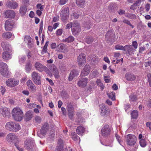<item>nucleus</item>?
Returning a JSON list of instances; mask_svg holds the SVG:
<instances>
[{"mask_svg": "<svg viewBox=\"0 0 151 151\" xmlns=\"http://www.w3.org/2000/svg\"><path fill=\"white\" fill-rule=\"evenodd\" d=\"M35 67L36 69L40 72L43 71L47 74L50 76H52L53 74L55 78H58L59 76V73L56 67Z\"/></svg>", "mask_w": 151, "mask_h": 151, "instance_id": "nucleus-1", "label": "nucleus"}, {"mask_svg": "<svg viewBox=\"0 0 151 151\" xmlns=\"http://www.w3.org/2000/svg\"><path fill=\"white\" fill-rule=\"evenodd\" d=\"M12 114L14 120L17 121H21L23 116V111L19 107L14 108L12 110Z\"/></svg>", "mask_w": 151, "mask_h": 151, "instance_id": "nucleus-2", "label": "nucleus"}, {"mask_svg": "<svg viewBox=\"0 0 151 151\" xmlns=\"http://www.w3.org/2000/svg\"><path fill=\"white\" fill-rule=\"evenodd\" d=\"M5 127L7 130L12 132H17L19 131L21 129L20 125L18 123L13 122H7Z\"/></svg>", "mask_w": 151, "mask_h": 151, "instance_id": "nucleus-3", "label": "nucleus"}, {"mask_svg": "<svg viewBox=\"0 0 151 151\" xmlns=\"http://www.w3.org/2000/svg\"><path fill=\"white\" fill-rule=\"evenodd\" d=\"M6 140L9 143H14L15 145L19 144V140L18 137L14 133H9L8 134L6 137Z\"/></svg>", "mask_w": 151, "mask_h": 151, "instance_id": "nucleus-4", "label": "nucleus"}, {"mask_svg": "<svg viewBox=\"0 0 151 151\" xmlns=\"http://www.w3.org/2000/svg\"><path fill=\"white\" fill-rule=\"evenodd\" d=\"M69 15V8L65 7L62 9L60 13V17L63 22H65L68 18Z\"/></svg>", "mask_w": 151, "mask_h": 151, "instance_id": "nucleus-5", "label": "nucleus"}, {"mask_svg": "<svg viewBox=\"0 0 151 151\" xmlns=\"http://www.w3.org/2000/svg\"><path fill=\"white\" fill-rule=\"evenodd\" d=\"M72 34L75 36L77 35L81 31L80 24L77 21L73 22L72 28L71 29Z\"/></svg>", "mask_w": 151, "mask_h": 151, "instance_id": "nucleus-6", "label": "nucleus"}, {"mask_svg": "<svg viewBox=\"0 0 151 151\" xmlns=\"http://www.w3.org/2000/svg\"><path fill=\"white\" fill-rule=\"evenodd\" d=\"M100 114L101 115L105 117L108 116L110 111L108 107L104 104H101L99 105Z\"/></svg>", "mask_w": 151, "mask_h": 151, "instance_id": "nucleus-7", "label": "nucleus"}, {"mask_svg": "<svg viewBox=\"0 0 151 151\" xmlns=\"http://www.w3.org/2000/svg\"><path fill=\"white\" fill-rule=\"evenodd\" d=\"M126 141L127 144L129 146L134 145L137 142L136 136L132 134H128L126 137Z\"/></svg>", "mask_w": 151, "mask_h": 151, "instance_id": "nucleus-8", "label": "nucleus"}, {"mask_svg": "<svg viewBox=\"0 0 151 151\" xmlns=\"http://www.w3.org/2000/svg\"><path fill=\"white\" fill-rule=\"evenodd\" d=\"M34 145V140L32 138L27 139L24 142V147L29 150H33Z\"/></svg>", "mask_w": 151, "mask_h": 151, "instance_id": "nucleus-9", "label": "nucleus"}, {"mask_svg": "<svg viewBox=\"0 0 151 151\" xmlns=\"http://www.w3.org/2000/svg\"><path fill=\"white\" fill-rule=\"evenodd\" d=\"M32 78L35 84L39 85L41 84L42 79L40 74L34 72L32 74Z\"/></svg>", "mask_w": 151, "mask_h": 151, "instance_id": "nucleus-10", "label": "nucleus"}, {"mask_svg": "<svg viewBox=\"0 0 151 151\" xmlns=\"http://www.w3.org/2000/svg\"><path fill=\"white\" fill-rule=\"evenodd\" d=\"M111 132V128L109 126L105 125L102 127L101 134L104 137H108L110 135Z\"/></svg>", "mask_w": 151, "mask_h": 151, "instance_id": "nucleus-11", "label": "nucleus"}, {"mask_svg": "<svg viewBox=\"0 0 151 151\" xmlns=\"http://www.w3.org/2000/svg\"><path fill=\"white\" fill-rule=\"evenodd\" d=\"M19 83V81L14 78H10L7 79L6 82V86L10 88L14 87L18 85Z\"/></svg>", "mask_w": 151, "mask_h": 151, "instance_id": "nucleus-12", "label": "nucleus"}, {"mask_svg": "<svg viewBox=\"0 0 151 151\" xmlns=\"http://www.w3.org/2000/svg\"><path fill=\"white\" fill-rule=\"evenodd\" d=\"M106 39L107 42L111 43L114 41V34L112 33V30H109L106 35Z\"/></svg>", "mask_w": 151, "mask_h": 151, "instance_id": "nucleus-13", "label": "nucleus"}, {"mask_svg": "<svg viewBox=\"0 0 151 151\" xmlns=\"http://www.w3.org/2000/svg\"><path fill=\"white\" fill-rule=\"evenodd\" d=\"M106 39L107 42L111 43L114 41V34L112 33V30H109L106 35Z\"/></svg>", "mask_w": 151, "mask_h": 151, "instance_id": "nucleus-14", "label": "nucleus"}, {"mask_svg": "<svg viewBox=\"0 0 151 151\" xmlns=\"http://www.w3.org/2000/svg\"><path fill=\"white\" fill-rule=\"evenodd\" d=\"M3 14L6 18H14L15 16V13L14 11L11 10L5 11Z\"/></svg>", "mask_w": 151, "mask_h": 151, "instance_id": "nucleus-15", "label": "nucleus"}, {"mask_svg": "<svg viewBox=\"0 0 151 151\" xmlns=\"http://www.w3.org/2000/svg\"><path fill=\"white\" fill-rule=\"evenodd\" d=\"M86 55L84 53H81L78 57V63L79 65H83L86 63Z\"/></svg>", "mask_w": 151, "mask_h": 151, "instance_id": "nucleus-16", "label": "nucleus"}, {"mask_svg": "<svg viewBox=\"0 0 151 151\" xmlns=\"http://www.w3.org/2000/svg\"><path fill=\"white\" fill-rule=\"evenodd\" d=\"M14 23L13 20L11 19H8L6 21L5 28L6 31H11L13 28Z\"/></svg>", "mask_w": 151, "mask_h": 151, "instance_id": "nucleus-17", "label": "nucleus"}, {"mask_svg": "<svg viewBox=\"0 0 151 151\" xmlns=\"http://www.w3.org/2000/svg\"><path fill=\"white\" fill-rule=\"evenodd\" d=\"M0 73L2 75L6 77H9L11 74L7 67H0Z\"/></svg>", "mask_w": 151, "mask_h": 151, "instance_id": "nucleus-18", "label": "nucleus"}, {"mask_svg": "<svg viewBox=\"0 0 151 151\" xmlns=\"http://www.w3.org/2000/svg\"><path fill=\"white\" fill-rule=\"evenodd\" d=\"M124 51H126L127 53L129 55H134L136 51V50L133 49L132 45H126L124 46Z\"/></svg>", "mask_w": 151, "mask_h": 151, "instance_id": "nucleus-19", "label": "nucleus"}, {"mask_svg": "<svg viewBox=\"0 0 151 151\" xmlns=\"http://www.w3.org/2000/svg\"><path fill=\"white\" fill-rule=\"evenodd\" d=\"M67 109L68 111L69 118L72 119L74 112V108L73 105L71 104H68L67 105Z\"/></svg>", "mask_w": 151, "mask_h": 151, "instance_id": "nucleus-20", "label": "nucleus"}, {"mask_svg": "<svg viewBox=\"0 0 151 151\" xmlns=\"http://www.w3.org/2000/svg\"><path fill=\"white\" fill-rule=\"evenodd\" d=\"M88 81V79L87 78H82L78 82L77 84L79 87L84 88L86 86Z\"/></svg>", "mask_w": 151, "mask_h": 151, "instance_id": "nucleus-21", "label": "nucleus"}, {"mask_svg": "<svg viewBox=\"0 0 151 151\" xmlns=\"http://www.w3.org/2000/svg\"><path fill=\"white\" fill-rule=\"evenodd\" d=\"M27 84L29 89L33 92L35 91L36 87L31 80H29L27 81Z\"/></svg>", "mask_w": 151, "mask_h": 151, "instance_id": "nucleus-22", "label": "nucleus"}, {"mask_svg": "<svg viewBox=\"0 0 151 151\" xmlns=\"http://www.w3.org/2000/svg\"><path fill=\"white\" fill-rule=\"evenodd\" d=\"M6 5L8 8L12 9H16L18 6V4L16 1H8Z\"/></svg>", "mask_w": 151, "mask_h": 151, "instance_id": "nucleus-23", "label": "nucleus"}, {"mask_svg": "<svg viewBox=\"0 0 151 151\" xmlns=\"http://www.w3.org/2000/svg\"><path fill=\"white\" fill-rule=\"evenodd\" d=\"M79 72L77 70H73L71 71L68 78L69 81H72L74 78L77 76L79 75Z\"/></svg>", "mask_w": 151, "mask_h": 151, "instance_id": "nucleus-24", "label": "nucleus"}, {"mask_svg": "<svg viewBox=\"0 0 151 151\" xmlns=\"http://www.w3.org/2000/svg\"><path fill=\"white\" fill-rule=\"evenodd\" d=\"M1 47L4 51H10V45L6 41H3L1 43Z\"/></svg>", "mask_w": 151, "mask_h": 151, "instance_id": "nucleus-25", "label": "nucleus"}, {"mask_svg": "<svg viewBox=\"0 0 151 151\" xmlns=\"http://www.w3.org/2000/svg\"><path fill=\"white\" fill-rule=\"evenodd\" d=\"M48 124L47 123H45L40 129V134L43 136L45 135L47 131L48 130Z\"/></svg>", "mask_w": 151, "mask_h": 151, "instance_id": "nucleus-26", "label": "nucleus"}, {"mask_svg": "<svg viewBox=\"0 0 151 151\" xmlns=\"http://www.w3.org/2000/svg\"><path fill=\"white\" fill-rule=\"evenodd\" d=\"M63 141L61 139H59L58 140V145L55 149V151H64L63 145Z\"/></svg>", "mask_w": 151, "mask_h": 151, "instance_id": "nucleus-27", "label": "nucleus"}, {"mask_svg": "<svg viewBox=\"0 0 151 151\" xmlns=\"http://www.w3.org/2000/svg\"><path fill=\"white\" fill-rule=\"evenodd\" d=\"M126 79L129 81H133L136 79V76L130 73H127L125 75Z\"/></svg>", "mask_w": 151, "mask_h": 151, "instance_id": "nucleus-28", "label": "nucleus"}, {"mask_svg": "<svg viewBox=\"0 0 151 151\" xmlns=\"http://www.w3.org/2000/svg\"><path fill=\"white\" fill-rule=\"evenodd\" d=\"M10 51H4L2 55V58L5 60H8L11 58V53Z\"/></svg>", "mask_w": 151, "mask_h": 151, "instance_id": "nucleus-29", "label": "nucleus"}, {"mask_svg": "<svg viewBox=\"0 0 151 151\" xmlns=\"http://www.w3.org/2000/svg\"><path fill=\"white\" fill-rule=\"evenodd\" d=\"M32 38L29 36H26L24 37V40L26 43L28 45L29 48H31L32 47V44L31 41Z\"/></svg>", "mask_w": 151, "mask_h": 151, "instance_id": "nucleus-30", "label": "nucleus"}, {"mask_svg": "<svg viewBox=\"0 0 151 151\" xmlns=\"http://www.w3.org/2000/svg\"><path fill=\"white\" fill-rule=\"evenodd\" d=\"M90 72V67H84L81 73L82 76H87Z\"/></svg>", "mask_w": 151, "mask_h": 151, "instance_id": "nucleus-31", "label": "nucleus"}, {"mask_svg": "<svg viewBox=\"0 0 151 151\" xmlns=\"http://www.w3.org/2000/svg\"><path fill=\"white\" fill-rule=\"evenodd\" d=\"M33 117L32 112L30 110L27 111L25 114V120L26 121H27L30 120Z\"/></svg>", "mask_w": 151, "mask_h": 151, "instance_id": "nucleus-32", "label": "nucleus"}, {"mask_svg": "<svg viewBox=\"0 0 151 151\" xmlns=\"http://www.w3.org/2000/svg\"><path fill=\"white\" fill-rule=\"evenodd\" d=\"M76 132L77 134L80 135H82L84 132L85 128L83 126H79L76 129Z\"/></svg>", "mask_w": 151, "mask_h": 151, "instance_id": "nucleus-33", "label": "nucleus"}, {"mask_svg": "<svg viewBox=\"0 0 151 151\" xmlns=\"http://www.w3.org/2000/svg\"><path fill=\"white\" fill-rule=\"evenodd\" d=\"M27 8L25 6H22L20 8L19 12L21 15V16H23L26 13Z\"/></svg>", "mask_w": 151, "mask_h": 151, "instance_id": "nucleus-34", "label": "nucleus"}, {"mask_svg": "<svg viewBox=\"0 0 151 151\" xmlns=\"http://www.w3.org/2000/svg\"><path fill=\"white\" fill-rule=\"evenodd\" d=\"M125 16L131 19H135L137 17L136 15L130 13L126 14L125 15Z\"/></svg>", "mask_w": 151, "mask_h": 151, "instance_id": "nucleus-35", "label": "nucleus"}, {"mask_svg": "<svg viewBox=\"0 0 151 151\" xmlns=\"http://www.w3.org/2000/svg\"><path fill=\"white\" fill-rule=\"evenodd\" d=\"M91 58V63L92 64L95 65L98 62L99 59L97 57L93 55L92 56Z\"/></svg>", "mask_w": 151, "mask_h": 151, "instance_id": "nucleus-36", "label": "nucleus"}, {"mask_svg": "<svg viewBox=\"0 0 151 151\" xmlns=\"http://www.w3.org/2000/svg\"><path fill=\"white\" fill-rule=\"evenodd\" d=\"M74 40V38L72 36H70L67 38L63 39V41L69 43L72 42Z\"/></svg>", "mask_w": 151, "mask_h": 151, "instance_id": "nucleus-37", "label": "nucleus"}, {"mask_svg": "<svg viewBox=\"0 0 151 151\" xmlns=\"http://www.w3.org/2000/svg\"><path fill=\"white\" fill-rule=\"evenodd\" d=\"M12 35V33L10 32H7L3 33L2 35V37L3 38L7 39L11 37Z\"/></svg>", "mask_w": 151, "mask_h": 151, "instance_id": "nucleus-38", "label": "nucleus"}, {"mask_svg": "<svg viewBox=\"0 0 151 151\" xmlns=\"http://www.w3.org/2000/svg\"><path fill=\"white\" fill-rule=\"evenodd\" d=\"M26 56L25 55H21L19 57V62L21 65L24 63L26 60Z\"/></svg>", "mask_w": 151, "mask_h": 151, "instance_id": "nucleus-39", "label": "nucleus"}, {"mask_svg": "<svg viewBox=\"0 0 151 151\" xmlns=\"http://www.w3.org/2000/svg\"><path fill=\"white\" fill-rule=\"evenodd\" d=\"M85 0H76V3L78 6L82 7L84 4Z\"/></svg>", "mask_w": 151, "mask_h": 151, "instance_id": "nucleus-40", "label": "nucleus"}, {"mask_svg": "<svg viewBox=\"0 0 151 151\" xmlns=\"http://www.w3.org/2000/svg\"><path fill=\"white\" fill-rule=\"evenodd\" d=\"M138 115V112L137 110H134L131 113V116L132 119H136Z\"/></svg>", "mask_w": 151, "mask_h": 151, "instance_id": "nucleus-41", "label": "nucleus"}, {"mask_svg": "<svg viewBox=\"0 0 151 151\" xmlns=\"http://www.w3.org/2000/svg\"><path fill=\"white\" fill-rule=\"evenodd\" d=\"M66 45L63 43H61L59 44L57 47L60 51L63 52L65 47Z\"/></svg>", "mask_w": 151, "mask_h": 151, "instance_id": "nucleus-42", "label": "nucleus"}, {"mask_svg": "<svg viewBox=\"0 0 151 151\" xmlns=\"http://www.w3.org/2000/svg\"><path fill=\"white\" fill-rule=\"evenodd\" d=\"M84 41L87 44H89L93 42V39L92 37H87L85 38Z\"/></svg>", "mask_w": 151, "mask_h": 151, "instance_id": "nucleus-43", "label": "nucleus"}, {"mask_svg": "<svg viewBox=\"0 0 151 151\" xmlns=\"http://www.w3.org/2000/svg\"><path fill=\"white\" fill-rule=\"evenodd\" d=\"M107 95L109 98L111 99L112 100L114 101L115 100V94L114 92H112L109 93H108Z\"/></svg>", "mask_w": 151, "mask_h": 151, "instance_id": "nucleus-44", "label": "nucleus"}, {"mask_svg": "<svg viewBox=\"0 0 151 151\" xmlns=\"http://www.w3.org/2000/svg\"><path fill=\"white\" fill-rule=\"evenodd\" d=\"M96 83L97 85L99 86L101 88V89L102 90L104 88V86L103 83L101 82V80L99 79H98L96 81Z\"/></svg>", "mask_w": 151, "mask_h": 151, "instance_id": "nucleus-45", "label": "nucleus"}, {"mask_svg": "<svg viewBox=\"0 0 151 151\" xmlns=\"http://www.w3.org/2000/svg\"><path fill=\"white\" fill-rule=\"evenodd\" d=\"M139 144L141 147H145L146 145V142L144 139H141L139 141Z\"/></svg>", "mask_w": 151, "mask_h": 151, "instance_id": "nucleus-46", "label": "nucleus"}, {"mask_svg": "<svg viewBox=\"0 0 151 151\" xmlns=\"http://www.w3.org/2000/svg\"><path fill=\"white\" fill-rule=\"evenodd\" d=\"M84 119L81 117H79L77 119L76 122L78 124H82L84 122Z\"/></svg>", "mask_w": 151, "mask_h": 151, "instance_id": "nucleus-47", "label": "nucleus"}, {"mask_svg": "<svg viewBox=\"0 0 151 151\" xmlns=\"http://www.w3.org/2000/svg\"><path fill=\"white\" fill-rule=\"evenodd\" d=\"M115 49L116 50H121L124 51V46L119 45H116L115 47Z\"/></svg>", "mask_w": 151, "mask_h": 151, "instance_id": "nucleus-48", "label": "nucleus"}, {"mask_svg": "<svg viewBox=\"0 0 151 151\" xmlns=\"http://www.w3.org/2000/svg\"><path fill=\"white\" fill-rule=\"evenodd\" d=\"M123 22L126 24H127L128 25H129L132 28H133L134 27V26L133 25H132L131 24V22H130V21L127 19H124L123 21Z\"/></svg>", "mask_w": 151, "mask_h": 151, "instance_id": "nucleus-49", "label": "nucleus"}, {"mask_svg": "<svg viewBox=\"0 0 151 151\" xmlns=\"http://www.w3.org/2000/svg\"><path fill=\"white\" fill-rule=\"evenodd\" d=\"M129 97L130 101H134L137 100V96L135 95H132L130 96Z\"/></svg>", "mask_w": 151, "mask_h": 151, "instance_id": "nucleus-50", "label": "nucleus"}, {"mask_svg": "<svg viewBox=\"0 0 151 151\" xmlns=\"http://www.w3.org/2000/svg\"><path fill=\"white\" fill-rule=\"evenodd\" d=\"M73 25V22H70L66 26L65 29H69L70 28L71 29L72 28Z\"/></svg>", "mask_w": 151, "mask_h": 151, "instance_id": "nucleus-51", "label": "nucleus"}, {"mask_svg": "<svg viewBox=\"0 0 151 151\" xmlns=\"http://www.w3.org/2000/svg\"><path fill=\"white\" fill-rule=\"evenodd\" d=\"M115 137L116 139H117L118 142L120 144H121V137L117 133L115 134Z\"/></svg>", "mask_w": 151, "mask_h": 151, "instance_id": "nucleus-52", "label": "nucleus"}, {"mask_svg": "<svg viewBox=\"0 0 151 151\" xmlns=\"http://www.w3.org/2000/svg\"><path fill=\"white\" fill-rule=\"evenodd\" d=\"M63 33V30L61 29H60L57 30L56 32V34L57 35H61Z\"/></svg>", "mask_w": 151, "mask_h": 151, "instance_id": "nucleus-53", "label": "nucleus"}, {"mask_svg": "<svg viewBox=\"0 0 151 151\" xmlns=\"http://www.w3.org/2000/svg\"><path fill=\"white\" fill-rule=\"evenodd\" d=\"M36 7L39 9L41 11H43L44 8V6L40 4H39L37 5Z\"/></svg>", "mask_w": 151, "mask_h": 151, "instance_id": "nucleus-54", "label": "nucleus"}, {"mask_svg": "<svg viewBox=\"0 0 151 151\" xmlns=\"http://www.w3.org/2000/svg\"><path fill=\"white\" fill-rule=\"evenodd\" d=\"M68 0H59V4L60 5H63L65 4L68 1Z\"/></svg>", "mask_w": 151, "mask_h": 151, "instance_id": "nucleus-55", "label": "nucleus"}, {"mask_svg": "<svg viewBox=\"0 0 151 151\" xmlns=\"http://www.w3.org/2000/svg\"><path fill=\"white\" fill-rule=\"evenodd\" d=\"M147 77L149 85L151 87V74L150 73L147 74Z\"/></svg>", "mask_w": 151, "mask_h": 151, "instance_id": "nucleus-56", "label": "nucleus"}, {"mask_svg": "<svg viewBox=\"0 0 151 151\" xmlns=\"http://www.w3.org/2000/svg\"><path fill=\"white\" fill-rule=\"evenodd\" d=\"M131 45L132 46V47H133L134 49H135L137 47L138 44L136 41H134L132 42V45Z\"/></svg>", "mask_w": 151, "mask_h": 151, "instance_id": "nucleus-57", "label": "nucleus"}, {"mask_svg": "<svg viewBox=\"0 0 151 151\" xmlns=\"http://www.w3.org/2000/svg\"><path fill=\"white\" fill-rule=\"evenodd\" d=\"M36 104L31 103L27 104V107L29 109H32L36 107Z\"/></svg>", "mask_w": 151, "mask_h": 151, "instance_id": "nucleus-58", "label": "nucleus"}, {"mask_svg": "<svg viewBox=\"0 0 151 151\" xmlns=\"http://www.w3.org/2000/svg\"><path fill=\"white\" fill-rule=\"evenodd\" d=\"M98 73L96 71H93L91 74H90V75H92V78H95L98 76Z\"/></svg>", "mask_w": 151, "mask_h": 151, "instance_id": "nucleus-59", "label": "nucleus"}, {"mask_svg": "<svg viewBox=\"0 0 151 151\" xmlns=\"http://www.w3.org/2000/svg\"><path fill=\"white\" fill-rule=\"evenodd\" d=\"M150 5L149 4L147 3L145 6V9L146 12H148L150 9Z\"/></svg>", "mask_w": 151, "mask_h": 151, "instance_id": "nucleus-60", "label": "nucleus"}, {"mask_svg": "<svg viewBox=\"0 0 151 151\" xmlns=\"http://www.w3.org/2000/svg\"><path fill=\"white\" fill-rule=\"evenodd\" d=\"M72 139L74 141L77 140L78 139H80L79 137L77 134H76L73 135L72 137Z\"/></svg>", "mask_w": 151, "mask_h": 151, "instance_id": "nucleus-61", "label": "nucleus"}, {"mask_svg": "<svg viewBox=\"0 0 151 151\" xmlns=\"http://www.w3.org/2000/svg\"><path fill=\"white\" fill-rule=\"evenodd\" d=\"M1 91L2 95H3L6 91L5 88L3 86L1 87Z\"/></svg>", "mask_w": 151, "mask_h": 151, "instance_id": "nucleus-62", "label": "nucleus"}, {"mask_svg": "<svg viewBox=\"0 0 151 151\" xmlns=\"http://www.w3.org/2000/svg\"><path fill=\"white\" fill-rule=\"evenodd\" d=\"M145 50V47H140L139 49V53H142L143 51Z\"/></svg>", "mask_w": 151, "mask_h": 151, "instance_id": "nucleus-63", "label": "nucleus"}, {"mask_svg": "<svg viewBox=\"0 0 151 151\" xmlns=\"http://www.w3.org/2000/svg\"><path fill=\"white\" fill-rule=\"evenodd\" d=\"M35 119L36 122L40 123L41 121V118L39 116H37L35 118Z\"/></svg>", "mask_w": 151, "mask_h": 151, "instance_id": "nucleus-64", "label": "nucleus"}]
</instances>
